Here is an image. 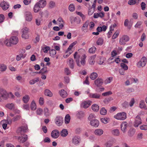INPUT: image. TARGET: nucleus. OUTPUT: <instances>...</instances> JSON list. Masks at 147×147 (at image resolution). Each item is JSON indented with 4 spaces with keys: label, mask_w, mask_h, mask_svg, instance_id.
Masks as SVG:
<instances>
[{
    "label": "nucleus",
    "mask_w": 147,
    "mask_h": 147,
    "mask_svg": "<svg viewBox=\"0 0 147 147\" xmlns=\"http://www.w3.org/2000/svg\"><path fill=\"white\" fill-rule=\"evenodd\" d=\"M100 95L96 93H90L89 94V97L90 98H94L96 99H98L100 98Z\"/></svg>",
    "instance_id": "obj_23"
},
{
    "label": "nucleus",
    "mask_w": 147,
    "mask_h": 147,
    "mask_svg": "<svg viewBox=\"0 0 147 147\" xmlns=\"http://www.w3.org/2000/svg\"><path fill=\"white\" fill-rule=\"evenodd\" d=\"M42 49L44 52L47 53L50 49V47H49L45 45H44L42 47Z\"/></svg>",
    "instance_id": "obj_39"
},
{
    "label": "nucleus",
    "mask_w": 147,
    "mask_h": 147,
    "mask_svg": "<svg viewBox=\"0 0 147 147\" xmlns=\"http://www.w3.org/2000/svg\"><path fill=\"white\" fill-rule=\"evenodd\" d=\"M96 56L93 55L91 56L89 60V63L90 65H94L95 63V61L94 60Z\"/></svg>",
    "instance_id": "obj_31"
},
{
    "label": "nucleus",
    "mask_w": 147,
    "mask_h": 147,
    "mask_svg": "<svg viewBox=\"0 0 147 147\" xmlns=\"http://www.w3.org/2000/svg\"><path fill=\"white\" fill-rule=\"evenodd\" d=\"M103 133V130L101 129H96L94 131V134L97 136H100Z\"/></svg>",
    "instance_id": "obj_22"
},
{
    "label": "nucleus",
    "mask_w": 147,
    "mask_h": 147,
    "mask_svg": "<svg viewBox=\"0 0 147 147\" xmlns=\"http://www.w3.org/2000/svg\"><path fill=\"white\" fill-rule=\"evenodd\" d=\"M63 118L61 117H57L55 119V122L58 126L61 125L63 122Z\"/></svg>",
    "instance_id": "obj_10"
},
{
    "label": "nucleus",
    "mask_w": 147,
    "mask_h": 147,
    "mask_svg": "<svg viewBox=\"0 0 147 147\" xmlns=\"http://www.w3.org/2000/svg\"><path fill=\"white\" fill-rule=\"evenodd\" d=\"M128 127V123L126 122H123L121 125V129L123 133L126 132Z\"/></svg>",
    "instance_id": "obj_15"
},
{
    "label": "nucleus",
    "mask_w": 147,
    "mask_h": 147,
    "mask_svg": "<svg viewBox=\"0 0 147 147\" xmlns=\"http://www.w3.org/2000/svg\"><path fill=\"white\" fill-rule=\"evenodd\" d=\"M142 0H130L129 5H133L135 4L138 5Z\"/></svg>",
    "instance_id": "obj_27"
},
{
    "label": "nucleus",
    "mask_w": 147,
    "mask_h": 147,
    "mask_svg": "<svg viewBox=\"0 0 147 147\" xmlns=\"http://www.w3.org/2000/svg\"><path fill=\"white\" fill-rule=\"evenodd\" d=\"M103 82V80L101 78H98L94 81V84L97 87H100Z\"/></svg>",
    "instance_id": "obj_11"
},
{
    "label": "nucleus",
    "mask_w": 147,
    "mask_h": 147,
    "mask_svg": "<svg viewBox=\"0 0 147 147\" xmlns=\"http://www.w3.org/2000/svg\"><path fill=\"white\" fill-rule=\"evenodd\" d=\"M80 21L81 20L78 17H72L71 18V24L75 22L77 24H79Z\"/></svg>",
    "instance_id": "obj_16"
},
{
    "label": "nucleus",
    "mask_w": 147,
    "mask_h": 147,
    "mask_svg": "<svg viewBox=\"0 0 147 147\" xmlns=\"http://www.w3.org/2000/svg\"><path fill=\"white\" fill-rule=\"evenodd\" d=\"M140 128L142 130H147V125H143L140 126Z\"/></svg>",
    "instance_id": "obj_64"
},
{
    "label": "nucleus",
    "mask_w": 147,
    "mask_h": 147,
    "mask_svg": "<svg viewBox=\"0 0 147 147\" xmlns=\"http://www.w3.org/2000/svg\"><path fill=\"white\" fill-rule=\"evenodd\" d=\"M84 113L82 111H79L77 114V117L79 118H81L83 117Z\"/></svg>",
    "instance_id": "obj_51"
},
{
    "label": "nucleus",
    "mask_w": 147,
    "mask_h": 147,
    "mask_svg": "<svg viewBox=\"0 0 147 147\" xmlns=\"http://www.w3.org/2000/svg\"><path fill=\"white\" fill-rule=\"evenodd\" d=\"M36 3L41 8H44L46 5V2L45 0H40Z\"/></svg>",
    "instance_id": "obj_21"
},
{
    "label": "nucleus",
    "mask_w": 147,
    "mask_h": 147,
    "mask_svg": "<svg viewBox=\"0 0 147 147\" xmlns=\"http://www.w3.org/2000/svg\"><path fill=\"white\" fill-rule=\"evenodd\" d=\"M55 2L53 1H50L49 4V7L51 8H53L55 6Z\"/></svg>",
    "instance_id": "obj_52"
},
{
    "label": "nucleus",
    "mask_w": 147,
    "mask_h": 147,
    "mask_svg": "<svg viewBox=\"0 0 147 147\" xmlns=\"http://www.w3.org/2000/svg\"><path fill=\"white\" fill-rule=\"evenodd\" d=\"M22 30V38L25 39H28L29 38L28 33L30 32L29 28L25 27Z\"/></svg>",
    "instance_id": "obj_6"
},
{
    "label": "nucleus",
    "mask_w": 147,
    "mask_h": 147,
    "mask_svg": "<svg viewBox=\"0 0 147 147\" xmlns=\"http://www.w3.org/2000/svg\"><path fill=\"white\" fill-rule=\"evenodd\" d=\"M80 141V139L78 137L74 136L72 139V142L75 145H77L79 144Z\"/></svg>",
    "instance_id": "obj_25"
},
{
    "label": "nucleus",
    "mask_w": 147,
    "mask_h": 147,
    "mask_svg": "<svg viewBox=\"0 0 147 147\" xmlns=\"http://www.w3.org/2000/svg\"><path fill=\"white\" fill-rule=\"evenodd\" d=\"M119 32L118 31H117L113 35L112 37V38L113 39H115L118 36L119 34Z\"/></svg>",
    "instance_id": "obj_60"
},
{
    "label": "nucleus",
    "mask_w": 147,
    "mask_h": 147,
    "mask_svg": "<svg viewBox=\"0 0 147 147\" xmlns=\"http://www.w3.org/2000/svg\"><path fill=\"white\" fill-rule=\"evenodd\" d=\"M7 69V66L3 64H0V70L1 72L5 71Z\"/></svg>",
    "instance_id": "obj_42"
},
{
    "label": "nucleus",
    "mask_w": 147,
    "mask_h": 147,
    "mask_svg": "<svg viewBox=\"0 0 147 147\" xmlns=\"http://www.w3.org/2000/svg\"><path fill=\"white\" fill-rule=\"evenodd\" d=\"M40 72L42 74H44L45 73H47L48 71L47 70V67H44L40 70Z\"/></svg>",
    "instance_id": "obj_56"
},
{
    "label": "nucleus",
    "mask_w": 147,
    "mask_h": 147,
    "mask_svg": "<svg viewBox=\"0 0 147 147\" xmlns=\"http://www.w3.org/2000/svg\"><path fill=\"white\" fill-rule=\"evenodd\" d=\"M112 94V92L111 91H109L105 92L102 94V95L103 96H107Z\"/></svg>",
    "instance_id": "obj_59"
},
{
    "label": "nucleus",
    "mask_w": 147,
    "mask_h": 147,
    "mask_svg": "<svg viewBox=\"0 0 147 147\" xmlns=\"http://www.w3.org/2000/svg\"><path fill=\"white\" fill-rule=\"evenodd\" d=\"M28 139L27 135H24L23 137L19 136L18 138V140L20 143H23L25 142Z\"/></svg>",
    "instance_id": "obj_13"
},
{
    "label": "nucleus",
    "mask_w": 147,
    "mask_h": 147,
    "mask_svg": "<svg viewBox=\"0 0 147 147\" xmlns=\"http://www.w3.org/2000/svg\"><path fill=\"white\" fill-rule=\"evenodd\" d=\"M45 95L48 96L49 97H51L53 96V93L51 91L48 89H46L45 92Z\"/></svg>",
    "instance_id": "obj_43"
},
{
    "label": "nucleus",
    "mask_w": 147,
    "mask_h": 147,
    "mask_svg": "<svg viewBox=\"0 0 147 147\" xmlns=\"http://www.w3.org/2000/svg\"><path fill=\"white\" fill-rule=\"evenodd\" d=\"M147 58L146 57H143L137 63V65L138 67H144L146 64Z\"/></svg>",
    "instance_id": "obj_7"
},
{
    "label": "nucleus",
    "mask_w": 147,
    "mask_h": 147,
    "mask_svg": "<svg viewBox=\"0 0 147 147\" xmlns=\"http://www.w3.org/2000/svg\"><path fill=\"white\" fill-rule=\"evenodd\" d=\"M98 74L96 73L93 72L90 75V78L92 80H94L98 77Z\"/></svg>",
    "instance_id": "obj_38"
},
{
    "label": "nucleus",
    "mask_w": 147,
    "mask_h": 147,
    "mask_svg": "<svg viewBox=\"0 0 147 147\" xmlns=\"http://www.w3.org/2000/svg\"><path fill=\"white\" fill-rule=\"evenodd\" d=\"M89 23V21L88 20H87L84 24L82 28V30L83 31L85 32V30H87Z\"/></svg>",
    "instance_id": "obj_29"
},
{
    "label": "nucleus",
    "mask_w": 147,
    "mask_h": 147,
    "mask_svg": "<svg viewBox=\"0 0 147 147\" xmlns=\"http://www.w3.org/2000/svg\"><path fill=\"white\" fill-rule=\"evenodd\" d=\"M59 136V132L57 130L53 131L51 133V136L54 138H57Z\"/></svg>",
    "instance_id": "obj_17"
},
{
    "label": "nucleus",
    "mask_w": 147,
    "mask_h": 147,
    "mask_svg": "<svg viewBox=\"0 0 147 147\" xmlns=\"http://www.w3.org/2000/svg\"><path fill=\"white\" fill-rule=\"evenodd\" d=\"M30 107H31V109L32 110H35L36 109V105L35 102L34 100H32V102L31 103Z\"/></svg>",
    "instance_id": "obj_46"
},
{
    "label": "nucleus",
    "mask_w": 147,
    "mask_h": 147,
    "mask_svg": "<svg viewBox=\"0 0 147 147\" xmlns=\"http://www.w3.org/2000/svg\"><path fill=\"white\" fill-rule=\"evenodd\" d=\"M129 40L128 36L124 35L119 40L120 44L121 45L125 44V42H127Z\"/></svg>",
    "instance_id": "obj_12"
},
{
    "label": "nucleus",
    "mask_w": 147,
    "mask_h": 147,
    "mask_svg": "<svg viewBox=\"0 0 147 147\" xmlns=\"http://www.w3.org/2000/svg\"><path fill=\"white\" fill-rule=\"evenodd\" d=\"M67 134L68 131L65 129H63L61 132V135L63 137L66 136Z\"/></svg>",
    "instance_id": "obj_41"
},
{
    "label": "nucleus",
    "mask_w": 147,
    "mask_h": 147,
    "mask_svg": "<svg viewBox=\"0 0 147 147\" xmlns=\"http://www.w3.org/2000/svg\"><path fill=\"white\" fill-rule=\"evenodd\" d=\"M76 13L78 15L82 17V19L83 20H84L86 18L85 16L81 12L79 11H76Z\"/></svg>",
    "instance_id": "obj_48"
},
{
    "label": "nucleus",
    "mask_w": 147,
    "mask_h": 147,
    "mask_svg": "<svg viewBox=\"0 0 147 147\" xmlns=\"http://www.w3.org/2000/svg\"><path fill=\"white\" fill-rule=\"evenodd\" d=\"M41 8L40 6L36 3L34 7V11L35 13H37L40 10Z\"/></svg>",
    "instance_id": "obj_30"
},
{
    "label": "nucleus",
    "mask_w": 147,
    "mask_h": 147,
    "mask_svg": "<svg viewBox=\"0 0 147 147\" xmlns=\"http://www.w3.org/2000/svg\"><path fill=\"white\" fill-rule=\"evenodd\" d=\"M136 130L134 128H131L129 130V136H132L135 134Z\"/></svg>",
    "instance_id": "obj_40"
},
{
    "label": "nucleus",
    "mask_w": 147,
    "mask_h": 147,
    "mask_svg": "<svg viewBox=\"0 0 147 147\" xmlns=\"http://www.w3.org/2000/svg\"><path fill=\"white\" fill-rule=\"evenodd\" d=\"M92 101L90 100L84 101L82 104V106L84 108L86 109L88 108L91 105Z\"/></svg>",
    "instance_id": "obj_19"
},
{
    "label": "nucleus",
    "mask_w": 147,
    "mask_h": 147,
    "mask_svg": "<svg viewBox=\"0 0 147 147\" xmlns=\"http://www.w3.org/2000/svg\"><path fill=\"white\" fill-rule=\"evenodd\" d=\"M99 106L96 104H94L92 106V109L94 111H98L99 110Z\"/></svg>",
    "instance_id": "obj_34"
},
{
    "label": "nucleus",
    "mask_w": 147,
    "mask_h": 147,
    "mask_svg": "<svg viewBox=\"0 0 147 147\" xmlns=\"http://www.w3.org/2000/svg\"><path fill=\"white\" fill-rule=\"evenodd\" d=\"M70 117L69 114H67L65 118V122L66 124H68L70 122Z\"/></svg>",
    "instance_id": "obj_36"
},
{
    "label": "nucleus",
    "mask_w": 147,
    "mask_h": 147,
    "mask_svg": "<svg viewBox=\"0 0 147 147\" xmlns=\"http://www.w3.org/2000/svg\"><path fill=\"white\" fill-rule=\"evenodd\" d=\"M139 82L138 80L136 78H131L129 79V84L133 83H138Z\"/></svg>",
    "instance_id": "obj_33"
},
{
    "label": "nucleus",
    "mask_w": 147,
    "mask_h": 147,
    "mask_svg": "<svg viewBox=\"0 0 147 147\" xmlns=\"http://www.w3.org/2000/svg\"><path fill=\"white\" fill-rule=\"evenodd\" d=\"M103 43V40L101 38H99L96 42V44L98 45H101Z\"/></svg>",
    "instance_id": "obj_55"
},
{
    "label": "nucleus",
    "mask_w": 147,
    "mask_h": 147,
    "mask_svg": "<svg viewBox=\"0 0 147 147\" xmlns=\"http://www.w3.org/2000/svg\"><path fill=\"white\" fill-rule=\"evenodd\" d=\"M42 110L41 108H39L37 109L36 113L37 115H40L42 114Z\"/></svg>",
    "instance_id": "obj_62"
},
{
    "label": "nucleus",
    "mask_w": 147,
    "mask_h": 147,
    "mask_svg": "<svg viewBox=\"0 0 147 147\" xmlns=\"http://www.w3.org/2000/svg\"><path fill=\"white\" fill-rule=\"evenodd\" d=\"M59 93L60 96L63 98H66L68 95L67 92L64 89H61L59 90Z\"/></svg>",
    "instance_id": "obj_18"
},
{
    "label": "nucleus",
    "mask_w": 147,
    "mask_h": 147,
    "mask_svg": "<svg viewBox=\"0 0 147 147\" xmlns=\"http://www.w3.org/2000/svg\"><path fill=\"white\" fill-rule=\"evenodd\" d=\"M142 119L139 115H137L135 120V121L134 124V126L135 127H138L139 125L142 124Z\"/></svg>",
    "instance_id": "obj_8"
},
{
    "label": "nucleus",
    "mask_w": 147,
    "mask_h": 147,
    "mask_svg": "<svg viewBox=\"0 0 147 147\" xmlns=\"http://www.w3.org/2000/svg\"><path fill=\"white\" fill-rule=\"evenodd\" d=\"M112 134L114 136H118L119 135L120 132L118 129H115L112 130L111 131Z\"/></svg>",
    "instance_id": "obj_28"
},
{
    "label": "nucleus",
    "mask_w": 147,
    "mask_h": 147,
    "mask_svg": "<svg viewBox=\"0 0 147 147\" xmlns=\"http://www.w3.org/2000/svg\"><path fill=\"white\" fill-rule=\"evenodd\" d=\"M18 41V38L16 36H13L11 37L9 40L8 39L6 40L4 42V44L7 46L9 47L11 46V44L16 45Z\"/></svg>",
    "instance_id": "obj_2"
},
{
    "label": "nucleus",
    "mask_w": 147,
    "mask_h": 147,
    "mask_svg": "<svg viewBox=\"0 0 147 147\" xmlns=\"http://www.w3.org/2000/svg\"><path fill=\"white\" fill-rule=\"evenodd\" d=\"M115 140L113 139L111 140L106 142L105 144V145L107 147H111L115 143Z\"/></svg>",
    "instance_id": "obj_24"
},
{
    "label": "nucleus",
    "mask_w": 147,
    "mask_h": 147,
    "mask_svg": "<svg viewBox=\"0 0 147 147\" xmlns=\"http://www.w3.org/2000/svg\"><path fill=\"white\" fill-rule=\"evenodd\" d=\"M56 52L55 49H52L50 52V54L53 57L56 54Z\"/></svg>",
    "instance_id": "obj_61"
},
{
    "label": "nucleus",
    "mask_w": 147,
    "mask_h": 147,
    "mask_svg": "<svg viewBox=\"0 0 147 147\" xmlns=\"http://www.w3.org/2000/svg\"><path fill=\"white\" fill-rule=\"evenodd\" d=\"M114 118L119 120H124L126 118V115L124 112L119 113L114 116Z\"/></svg>",
    "instance_id": "obj_5"
},
{
    "label": "nucleus",
    "mask_w": 147,
    "mask_h": 147,
    "mask_svg": "<svg viewBox=\"0 0 147 147\" xmlns=\"http://www.w3.org/2000/svg\"><path fill=\"white\" fill-rule=\"evenodd\" d=\"M96 50V47L93 46L89 49L88 51L90 53L93 54L95 53Z\"/></svg>",
    "instance_id": "obj_47"
},
{
    "label": "nucleus",
    "mask_w": 147,
    "mask_h": 147,
    "mask_svg": "<svg viewBox=\"0 0 147 147\" xmlns=\"http://www.w3.org/2000/svg\"><path fill=\"white\" fill-rule=\"evenodd\" d=\"M0 6L2 7L3 10H6L9 7V5L6 2L3 1L0 4Z\"/></svg>",
    "instance_id": "obj_14"
},
{
    "label": "nucleus",
    "mask_w": 147,
    "mask_h": 147,
    "mask_svg": "<svg viewBox=\"0 0 147 147\" xmlns=\"http://www.w3.org/2000/svg\"><path fill=\"white\" fill-rule=\"evenodd\" d=\"M21 119V116L19 115H17L16 116L14 117L12 119V121H15L19 120Z\"/></svg>",
    "instance_id": "obj_57"
},
{
    "label": "nucleus",
    "mask_w": 147,
    "mask_h": 147,
    "mask_svg": "<svg viewBox=\"0 0 147 147\" xmlns=\"http://www.w3.org/2000/svg\"><path fill=\"white\" fill-rule=\"evenodd\" d=\"M90 125L95 127H97L99 125V122L96 119H94L90 121Z\"/></svg>",
    "instance_id": "obj_20"
},
{
    "label": "nucleus",
    "mask_w": 147,
    "mask_h": 147,
    "mask_svg": "<svg viewBox=\"0 0 147 147\" xmlns=\"http://www.w3.org/2000/svg\"><path fill=\"white\" fill-rule=\"evenodd\" d=\"M96 117V116L94 114H91L89 115V116L88 117V119L89 121H91L92 120H94L93 119H95Z\"/></svg>",
    "instance_id": "obj_53"
},
{
    "label": "nucleus",
    "mask_w": 147,
    "mask_h": 147,
    "mask_svg": "<svg viewBox=\"0 0 147 147\" xmlns=\"http://www.w3.org/2000/svg\"><path fill=\"white\" fill-rule=\"evenodd\" d=\"M112 79V78L109 77L107 79H106L105 81V84H107L110 83Z\"/></svg>",
    "instance_id": "obj_63"
},
{
    "label": "nucleus",
    "mask_w": 147,
    "mask_h": 147,
    "mask_svg": "<svg viewBox=\"0 0 147 147\" xmlns=\"http://www.w3.org/2000/svg\"><path fill=\"white\" fill-rule=\"evenodd\" d=\"M57 21L59 22V27L61 28H63L64 26V22L62 19L61 18H59L58 19Z\"/></svg>",
    "instance_id": "obj_26"
},
{
    "label": "nucleus",
    "mask_w": 147,
    "mask_h": 147,
    "mask_svg": "<svg viewBox=\"0 0 147 147\" xmlns=\"http://www.w3.org/2000/svg\"><path fill=\"white\" fill-rule=\"evenodd\" d=\"M107 112V110L104 107L102 108L100 111V114L102 115H105Z\"/></svg>",
    "instance_id": "obj_45"
},
{
    "label": "nucleus",
    "mask_w": 147,
    "mask_h": 147,
    "mask_svg": "<svg viewBox=\"0 0 147 147\" xmlns=\"http://www.w3.org/2000/svg\"><path fill=\"white\" fill-rule=\"evenodd\" d=\"M120 66L122 69H123L124 70H127L128 69V66L124 63H121L120 64Z\"/></svg>",
    "instance_id": "obj_50"
},
{
    "label": "nucleus",
    "mask_w": 147,
    "mask_h": 147,
    "mask_svg": "<svg viewBox=\"0 0 147 147\" xmlns=\"http://www.w3.org/2000/svg\"><path fill=\"white\" fill-rule=\"evenodd\" d=\"M25 19L26 21L30 22L32 20V16L31 12L29 11L26 12L25 13Z\"/></svg>",
    "instance_id": "obj_9"
},
{
    "label": "nucleus",
    "mask_w": 147,
    "mask_h": 147,
    "mask_svg": "<svg viewBox=\"0 0 147 147\" xmlns=\"http://www.w3.org/2000/svg\"><path fill=\"white\" fill-rule=\"evenodd\" d=\"M30 97L28 95H26L22 98V100L25 103H27L30 100Z\"/></svg>",
    "instance_id": "obj_35"
},
{
    "label": "nucleus",
    "mask_w": 147,
    "mask_h": 147,
    "mask_svg": "<svg viewBox=\"0 0 147 147\" xmlns=\"http://www.w3.org/2000/svg\"><path fill=\"white\" fill-rule=\"evenodd\" d=\"M44 112V114L46 116H49L51 115L49 112L48 109L47 108L45 109Z\"/></svg>",
    "instance_id": "obj_58"
},
{
    "label": "nucleus",
    "mask_w": 147,
    "mask_h": 147,
    "mask_svg": "<svg viewBox=\"0 0 147 147\" xmlns=\"http://www.w3.org/2000/svg\"><path fill=\"white\" fill-rule=\"evenodd\" d=\"M39 78L38 77L30 81L29 83L30 84H33L39 81Z\"/></svg>",
    "instance_id": "obj_44"
},
{
    "label": "nucleus",
    "mask_w": 147,
    "mask_h": 147,
    "mask_svg": "<svg viewBox=\"0 0 147 147\" xmlns=\"http://www.w3.org/2000/svg\"><path fill=\"white\" fill-rule=\"evenodd\" d=\"M14 105L13 103H8L6 105V107L10 109H12L14 107Z\"/></svg>",
    "instance_id": "obj_49"
},
{
    "label": "nucleus",
    "mask_w": 147,
    "mask_h": 147,
    "mask_svg": "<svg viewBox=\"0 0 147 147\" xmlns=\"http://www.w3.org/2000/svg\"><path fill=\"white\" fill-rule=\"evenodd\" d=\"M28 130L27 125H26L19 127L18 128L16 132L18 134L22 135V132L24 133L27 132L28 131Z\"/></svg>",
    "instance_id": "obj_4"
},
{
    "label": "nucleus",
    "mask_w": 147,
    "mask_h": 147,
    "mask_svg": "<svg viewBox=\"0 0 147 147\" xmlns=\"http://www.w3.org/2000/svg\"><path fill=\"white\" fill-rule=\"evenodd\" d=\"M69 10L71 11H73L75 9V7L74 5L72 4H70L69 7Z\"/></svg>",
    "instance_id": "obj_54"
},
{
    "label": "nucleus",
    "mask_w": 147,
    "mask_h": 147,
    "mask_svg": "<svg viewBox=\"0 0 147 147\" xmlns=\"http://www.w3.org/2000/svg\"><path fill=\"white\" fill-rule=\"evenodd\" d=\"M78 52H76L74 55V56L77 65L79 67H81L82 65L84 66L86 63V56L85 54H84L81 58V60L80 61V55L78 54Z\"/></svg>",
    "instance_id": "obj_1"
},
{
    "label": "nucleus",
    "mask_w": 147,
    "mask_h": 147,
    "mask_svg": "<svg viewBox=\"0 0 147 147\" xmlns=\"http://www.w3.org/2000/svg\"><path fill=\"white\" fill-rule=\"evenodd\" d=\"M139 107L141 109H147V108H146V106L145 102L144 100H141L140 102Z\"/></svg>",
    "instance_id": "obj_37"
},
{
    "label": "nucleus",
    "mask_w": 147,
    "mask_h": 147,
    "mask_svg": "<svg viewBox=\"0 0 147 147\" xmlns=\"http://www.w3.org/2000/svg\"><path fill=\"white\" fill-rule=\"evenodd\" d=\"M0 102L7 99L9 97V94L3 88L0 89Z\"/></svg>",
    "instance_id": "obj_3"
},
{
    "label": "nucleus",
    "mask_w": 147,
    "mask_h": 147,
    "mask_svg": "<svg viewBox=\"0 0 147 147\" xmlns=\"http://www.w3.org/2000/svg\"><path fill=\"white\" fill-rule=\"evenodd\" d=\"M69 63L70 67L72 69H73L74 67V64L73 60L71 58H69Z\"/></svg>",
    "instance_id": "obj_32"
}]
</instances>
